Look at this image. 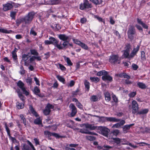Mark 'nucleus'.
<instances>
[{
	"label": "nucleus",
	"mask_w": 150,
	"mask_h": 150,
	"mask_svg": "<svg viewBox=\"0 0 150 150\" xmlns=\"http://www.w3.org/2000/svg\"><path fill=\"white\" fill-rule=\"evenodd\" d=\"M129 108L130 110H131L132 113L135 114L138 112L139 110V105L137 101L133 100L131 104L129 105Z\"/></svg>",
	"instance_id": "1"
},
{
	"label": "nucleus",
	"mask_w": 150,
	"mask_h": 150,
	"mask_svg": "<svg viewBox=\"0 0 150 150\" xmlns=\"http://www.w3.org/2000/svg\"><path fill=\"white\" fill-rule=\"evenodd\" d=\"M131 45L129 44H127L125 45L124 47V49L123 50V56L125 57L128 59L129 52L131 50Z\"/></svg>",
	"instance_id": "2"
},
{
	"label": "nucleus",
	"mask_w": 150,
	"mask_h": 150,
	"mask_svg": "<svg viewBox=\"0 0 150 150\" xmlns=\"http://www.w3.org/2000/svg\"><path fill=\"white\" fill-rule=\"evenodd\" d=\"M35 15L34 12H30L24 18V21L26 24H29L32 21Z\"/></svg>",
	"instance_id": "3"
},
{
	"label": "nucleus",
	"mask_w": 150,
	"mask_h": 150,
	"mask_svg": "<svg viewBox=\"0 0 150 150\" xmlns=\"http://www.w3.org/2000/svg\"><path fill=\"white\" fill-rule=\"evenodd\" d=\"M135 33V30L134 27L130 25L127 31L128 36L130 39L132 40L133 39V35Z\"/></svg>",
	"instance_id": "4"
},
{
	"label": "nucleus",
	"mask_w": 150,
	"mask_h": 150,
	"mask_svg": "<svg viewBox=\"0 0 150 150\" xmlns=\"http://www.w3.org/2000/svg\"><path fill=\"white\" fill-rule=\"evenodd\" d=\"M91 7V4H89L87 0H84L83 3H81L80 5V9L81 10H83L86 8H89Z\"/></svg>",
	"instance_id": "5"
},
{
	"label": "nucleus",
	"mask_w": 150,
	"mask_h": 150,
	"mask_svg": "<svg viewBox=\"0 0 150 150\" xmlns=\"http://www.w3.org/2000/svg\"><path fill=\"white\" fill-rule=\"evenodd\" d=\"M44 2L41 3V4L46 5H53L59 3L60 0H43Z\"/></svg>",
	"instance_id": "6"
},
{
	"label": "nucleus",
	"mask_w": 150,
	"mask_h": 150,
	"mask_svg": "<svg viewBox=\"0 0 150 150\" xmlns=\"http://www.w3.org/2000/svg\"><path fill=\"white\" fill-rule=\"evenodd\" d=\"M100 119L103 121H108L113 122H117L120 121V119L114 117H101Z\"/></svg>",
	"instance_id": "7"
},
{
	"label": "nucleus",
	"mask_w": 150,
	"mask_h": 150,
	"mask_svg": "<svg viewBox=\"0 0 150 150\" xmlns=\"http://www.w3.org/2000/svg\"><path fill=\"white\" fill-rule=\"evenodd\" d=\"M53 108L54 106L50 104H48L43 110V113L46 115H48L50 112V109H53Z\"/></svg>",
	"instance_id": "8"
},
{
	"label": "nucleus",
	"mask_w": 150,
	"mask_h": 150,
	"mask_svg": "<svg viewBox=\"0 0 150 150\" xmlns=\"http://www.w3.org/2000/svg\"><path fill=\"white\" fill-rule=\"evenodd\" d=\"M118 59L119 57L118 55H112L110 56L109 61L111 63H115L117 62L119 64L120 61Z\"/></svg>",
	"instance_id": "9"
},
{
	"label": "nucleus",
	"mask_w": 150,
	"mask_h": 150,
	"mask_svg": "<svg viewBox=\"0 0 150 150\" xmlns=\"http://www.w3.org/2000/svg\"><path fill=\"white\" fill-rule=\"evenodd\" d=\"M99 129L101 131V133L104 136L108 137L109 130L105 127H100Z\"/></svg>",
	"instance_id": "10"
},
{
	"label": "nucleus",
	"mask_w": 150,
	"mask_h": 150,
	"mask_svg": "<svg viewBox=\"0 0 150 150\" xmlns=\"http://www.w3.org/2000/svg\"><path fill=\"white\" fill-rule=\"evenodd\" d=\"M139 49V46L137 45L136 47L134 48L129 54L128 59H131L133 58L137 53Z\"/></svg>",
	"instance_id": "11"
},
{
	"label": "nucleus",
	"mask_w": 150,
	"mask_h": 150,
	"mask_svg": "<svg viewBox=\"0 0 150 150\" xmlns=\"http://www.w3.org/2000/svg\"><path fill=\"white\" fill-rule=\"evenodd\" d=\"M74 41L75 43L80 46L82 48L85 50H88V47L85 44L82 42L77 39L74 40Z\"/></svg>",
	"instance_id": "12"
},
{
	"label": "nucleus",
	"mask_w": 150,
	"mask_h": 150,
	"mask_svg": "<svg viewBox=\"0 0 150 150\" xmlns=\"http://www.w3.org/2000/svg\"><path fill=\"white\" fill-rule=\"evenodd\" d=\"M3 9L4 11H6L11 9L13 7L12 4L9 3H7L3 5Z\"/></svg>",
	"instance_id": "13"
},
{
	"label": "nucleus",
	"mask_w": 150,
	"mask_h": 150,
	"mask_svg": "<svg viewBox=\"0 0 150 150\" xmlns=\"http://www.w3.org/2000/svg\"><path fill=\"white\" fill-rule=\"evenodd\" d=\"M121 141H122V142H121V144L129 145L134 148H135L137 147L136 146L132 145L131 143H129L128 141L124 139H121Z\"/></svg>",
	"instance_id": "14"
},
{
	"label": "nucleus",
	"mask_w": 150,
	"mask_h": 150,
	"mask_svg": "<svg viewBox=\"0 0 150 150\" xmlns=\"http://www.w3.org/2000/svg\"><path fill=\"white\" fill-rule=\"evenodd\" d=\"M83 125L84 126L85 128L88 129L90 130H95L97 127L96 126H94L93 125L89 124L88 123L84 124Z\"/></svg>",
	"instance_id": "15"
},
{
	"label": "nucleus",
	"mask_w": 150,
	"mask_h": 150,
	"mask_svg": "<svg viewBox=\"0 0 150 150\" xmlns=\"http://www.w3.org/2000/svg\"><path fill=\"white\" fill-rule=\"evenodd\" d=\"M29 113L32 114L36 117L38 116V115L37 112L35 111L34 109L33 108V106L30 105H29Z\"/></svg>",
	"instance_id": "16"
},
{
	"label": "nucleus",
	"mask_w": 150,
	"mask_h": 150,
	"mask_svg": "<svg viewBox=\"0 0 150 150\" xmlns=\"http://www.w3.org/2000/svg\"><path fill=\"white\" fill-rule=\"evenodd\" d=\"M125 123L124 120H121L120 122L116 123L112 126V127L115 128H119L120 127L123 125Z\"/></svg>",
	"instance_id": "17"
},
{
	"label": "nucleus",
	"mask_w": 150,
	"mask_h": 150,
	"mask_svg": "<svg viewBox=\"0 0 150 150\" xmlns=\"http://www.w3.org/2000/svg\"><path fill=\"white\" fill-rule=\"evenodd\" d=\"M36 59V57L33 56H32L31 57L29 60L28 61H29V63H28L27 62H25V65L27 66H28L29 65V63H32L33 64H35V63L34 62H33V61L35 60Z\"/></svg>",
	"instance_id": "18"
},
{
	"label": "nucleus",
	"mask_w": 150,
	"mask_h": 150,
	"mask_svg": "<svg viewBox=\"0 0 150 150\" xmlns=\"http://www.w3.org/2000/svg\"><path fill=\"white\" fill-rule=\"evenodd\" d=\"M102 79L104 81H111L112 80V78L109 75L107 74H105L102 77Z\"/></svg>",
	"instance_id": "19"
},
{
	"label": "nucleus",
	"mask_w": 150,
	"mask_h": 150,
	"mask_svg": "<svg viewBox=\"0 0 150 150\" xmlns=\"http://www.w3.org/2000/svg\"><path fill=\"white\" fill-rule=\"evenodd\" d=\"M17 86L21 90H23L25 88L24 84L21 80H19L17 83Z\"/></svg>",
	"instance_id": "20"
},
{
	"label": "nucleus",
	"mask_w": 150,
	"mask_h": 150,
	"mask_svg": "<svg viewBox=\"0 0 150 150\" xmlns=\"http://www.w3.org/2000/svg\"><path fill=\"white\" fill-rule=\"evenodd\" d=\"M117 76L121 78H126L128 79L130 78V77L128 75L126 74V73H122L119 74H117L116 75Z\"/></svg>",
	"instance_id": "21"
},
{
	"label": "nucleus",
	"mask_w": 150,
	"mask_h": 150,
	"mask_svg": "<svg viewBox=\"0 0 150 150\" xmlns=\"http://www.w3.org/2000/svg\"><path fill=\"white\" fill-rule=\"evenodd\" d=\"M58 37L61 40L63 41H67L69 39L68 36L64 34H61L59 35Z\"/></svg>",
	"instance_id": "22"
},
{
	"label": "nucleus",
	"mask_w": 150,
	"mask_h": 150,
	"mask_svg": "<svg viewBox=\"0 0 150 150\" xmlns=\"http://www.w3.org/2000/svg\"><path fill=\"white\" fill-rule=\"evenodd\" d=\"M137 20L138 23L141 25L144 28L146 29L148 28V26L145 23H144L142 21L141 19L139 18H137Z\"/></svg>",
	"instance_id": "23"
},
{
	"label": "nucleus",
	"mask_w": 150,
	"mask_h": 150,
	"mask_svg": "<svg viewBox=\"0 0 150 150\" xmlns=\"http://www.w3.org/2000/svg\"><path fill=\"white\" fill-rule=\"evenodd\" d=\"M105 99L106 100L109 101L110 100V93L107 91H105L104 93Z\"/></svg>",
	"instance_id": "24"
},
{
	"label": "nucleus",
	"mask_w": 150,
	"mask_h": 150,
	"mask_svg": "<svg viewBox=\"0 0 150 150\" xmlns=\"http://www.w3.org/2000/svg\"><path fill=\"white\" fill-rule=\"evenodd\" d=\"M33 91L35 94L38 96L39 97H42V96H41L40 94H39L40 92V91L37 86H35L34 87Z\"/></svg>",
	"instance_id": "25"
},
{
	"label": "nucleus",
	"mask_w": 150,
	"mask_h": 150,
	"mask_svg": "<svg viewBox=\"0 0 150 150\" xmlns=\"http://www.w3.org/2000/svg\"><path fill=\"white\" fill-rule=\"evenodd\" d=\"M149 111L148 109H145L141 110L140 111L137 112V114L139 115L146 114Z\"/></svg>",
	"instance_id": "26"
},
{
	"label": "nucleus",
	"mask_w": 150,
	"mask_h": 150,
	"mask_svg": "<svg viewBox=\"0 0 150 150\" xmlns=\"http://www.w3.org/2000/svg\"><path fill=\"white\" fill-rule=\"evenodd\" d=\"M99 99H100V98L98 96L93 95L90 98L91 101L93 102L96 101H98Z\"/></svg>",
	"instance_id": "27"
},
{
	"label": "nucleus",
	"mask_w": 150,
	"mask_h": 150,
	"mask_svg": "<svg viewBox=\"0 0 150 150\" xmlns=\"http://www.w3.org/2000/svg\"><path fill=\"white\" fill-rule=\"evenodd\" d=\"M63 57L64 58V60L67 62L69 66H71L73 64L69 58L66 57L65 56H64Z\"/></svg>",
	"instance_id": "28"
},
{
	"label": "nucleus",
	"mask_w": 150,
	"mask_h": 150,
	"mask_svg": "<svg viewBox=\"0 0 150 150\" xmlns=\"http://www.w3.org/2000/svg\"><path fill=\"white\" fill-rule=\"evenodd\" d=\"M137 84L138 86L142 89H145L146 87L145 85L143 83L138 82L137 83Z\"/></svg>",
	"instance_id": "29"
},
{
	"label": "nucleus",
	"mask_w": 150,
	"mask_h": 150,
	"mask_svg": "<svg viewBox=\"0 0 150 150\" xmlns=\"http://www.w3.org/2000/svg\"><path fill=\"white\" fill-rule=\"evenodd\" d=\"M107 72L105 70H103L98 72L97 74V75L98 76H100L102 75H105V74H107Z\"/></svg>",
	"instance_id": "30"
},
{
	"label": "nucleus",
	"mask_w": 150,
	"mask_h": 150,
	"mask_svg": "<svg viewBox=\"0 0 150 150\" xmlns=\"http://www.w3.org/2000/svg\"><path fill=\"white\" fill-rule=\"evenodd\" d=\"M30 53L28 54H24L22 56L23 60L25 61H26L28 58L30 57Z\"/></svg>",
	"instance_id": "31"
},
{
	"label": "nucleus",
	"mask_w": 150,
	"mask_h": 150,
	"mask_svg": "<svg viewBox=\"0 0 150 150\" xmlns=\"http://www.w3.org/2000/svg\"><path fill=\"white\" fill-rule=\"evenodd\" d=\"M24 104L23 103L17 102L16 103V106L18 109H21L24 107Z\"/></svg>",
	"instance_id": "32"
},
{
	"label": "nucleus",
	"mask_w": 150,
	"mask_h": 150,
	"mask_svg": "<svg viewBox=\"0 0 150 150\" xmlns=\"http://www.w3.org/2000/svg\"><path fill=\"white\" fill-rule=\"evenodd\" d=\"M34 122L36 124H41L42 123V118L40 117L37 118L35 120Z\"/></svg>",
	"instance_id": "33"
},
{
	"label": "nucleus",
	"mask_w": 150,
	"mask_h": 150,
	"mask_svg": "<svg viewBox=\"0 0 150 150\" xmlns=\"http://www.w3.org/2000/svg\"><path fill=\"white\" fill-rule=\"evenodd\" d=\"M19 116L21 119V121H22V122H23L25 125L26 126V122L25 118L24 117L23 115L22 114L20 115Z\"/></svg>",
	"instance_id": "34"
},
{
	"label": "nucleus",
	"mask_w": 150,
	"mask_h": 150,
	"mask_svg": "<svg viewBox=\"0 0 150 150\" xmlns=\"http://www.w3.org/2000/svg\"><path fill=\"white\" fill-rule=\"evenodd\" d=\"M57 77L59 81L63 83H64L65 81V80L62 76L59 75H57Z\"/></svg>",
	"instance_id": "35"
},
{
	"label": "nucleus",
	"mask_w": 150,
	"mask_h": 150,
	"mask_svg": "<svg viewBox=\"0 0 150 150\" xmlns=\"http://www.w3.org/2000/svg\"><path fill=\"white\" fill-rule=\"evenodd\" d=\"M90 79L91 81L94 82L96 83L98 82L99 81V79L97 77H91Z\"/></svg>",
	"instance_id": "36"
},
{
	"label": "nucleus",
	"mask_w": 150,
	"mask_h": 150,
	"mask_svg": "<svg viewBox=\"0 0 150 150\" xmlns=\"http://www.w3.org/2000/svg\"><path fill=\"white\" fill-rule=\"evenodd\" d=\"M112 139L114 141V142L117 144H120L121 143V142H122V141H121V139L119 138H113Z\"/></svg>",
	"instance_id": "37"
},
{
	"label": "nucleus",
	"mask_w": 150,
	"mask_h": 150,
	"mask_svg": "<svg viewBox=\"0 0 150 150\" xmlns=\"http://www.w3.org/2000/svg\"><path fill=\"white\" fill-rule=\"evenodd\" d=\"M49 40L51 44L54 45L57 41L54 38L52 37H50L49 38Z\"/></svg>",
	"instance_id": "38"
},
{
	"label": "nucleus",
	"mask_w": 150,
	"mask_h": 150,
	"mask_svg": "<svg viewBox=\"0 0 150 150\" xmlns=\"http://www.w3.org/2000/svg\"><path fill=\"white\" fill-rule=\"evenodd\" d=\"M84 85L85 88H86L87 91H88L90 88V83L87 80H85L84 82Z\"/></svg>",
	"instance_id": "39"
},
{
	"label": "nucleus",
	"mask_w": 150,
	"mask_h": 150,
	"mask_svg": "<svg viewBox=\"0 0 150 150\" xmlns=\"http://www.w3.org/2000/svg\"><path fill=\"white\" fill-rule=\"evenodd\" d=\"M0 32L5 33H10L9 30L6 28H0Z\"/></svg>",
	"instance_id": "40"
},
{
	"label": "nucleus",
	"mask_w": 150,
	"mask_h": 150,
	"mask_svg": "<svg viewBox=\"0 0 150 150\" xmlns=\"http://www.w3.org/2000/svg\"><path fill=\"white\" fill-rule=\"evenodd\" d=\"M22 149L25 150H31L30 148L28 145L26 144H23Z\"/></svg>",
	"instance_id": "41"
},
{
	"label": "nucleus",
	"mask_w": 150,
	"mask_h": 150,
	"mask_svg": "<svg viewBox=\"0 0 150 150\" xmlns=\"http://www.w3.org/2000/svg\"><path fill=\"white\" fill-rule=\"evenodd\" d=\"M134 125V124H132L129 125H125L124 127V129L125 130H127L129 129L131 126Z\"/></svg>",
	"instance_id": "42"
},
{
	"label": "nucleus",
	"mask_w": 150,
	"mask_h": 150,
	"mask_svg": "<svg viewBox=\"0 0 150 150\" xmlns=\"http://www.w3.org/2000/svg\"><path fill=\"white\" fill-rule=\"evenodd\" d=\"M58 42L57 41L56 43L54 45V46L57 47L58 49L61 50L63 48V47L62 46L61 43L60 44H58Z\"/></svg>",
	"instance_id": "43"
},
{
	"label": "nucleus",
	"mask_w": 150,
	"mask_h": 150,
	"mask_svg": "<svg viewBox=\"0 0 150 150\" xmlns=\"http://www.w3.org/2000/svg\"><path fill=\"white\" fill-rule=\"evenodd\" d=\"M32 78L28 77L26 79V81L28 85H31L32 83Z\"/></svg>",
	"instance_id": "44"
},
{
	"label": "nucleus",
	"mask_w": 150,
	"mask_h": 150,
	"mask_svg": "<svg viewBox=\"0 0 150 150\" xmlns=\"http://www.w3.org/2000/svg\"><path fill=\"white\" fill-rule=\"evenodd\" d=\"M70 108L71 109V110H76V107L72 103H71L69 105Z\"/></svg>",
	"instance_id": "45"
},
{
	"label": "nucleus",
	"mask_w": 150,
	"mask_h": 150,
	"mask_svg": "<svg viewBox=\"0 0 150 150\" xmlns=\"http://www.w3.org/2000/svg\"><path fill=\"white\" fill-rule=\"evenodd\" d=\"M136 94L137 93L136 92H133L129 93L128 95L130 97L133 98L136 95Z\"/></svg>",
	"instance_id": "46"
},
{
	"label": "nucleus",
	"mask_w": 150,
	"mask_h": 150,
	"mask_svg": "<svg viewBox=\"0 0 150 150\" xmlns=\"http://www.w3.org/2000/svg\"><path fill=\"white\" fill-rule=\"evenodd\" d=\"M111 133H112L113 135L116 136L119 133V131L118 129H115L113 130Z\"/></svg>",
	"instance_id": "47"
},
{
	"label": "nucleus",
	"mask_w": 150,
	"mask_h": 150,
	"mask_svg": "<svg viewBox=\"0 0 150 150\" xmlns=\"http://www.w3.org/2000/svg\"><path fill=\"white\" fill-rule=\"evenodd\" d=\"M59 68L62 71H65L66 69L65 67L63 65L59 64H58Z\"/></svg>",
	"instance_id": "48"
},
{
	"label": "nucleus",
	"mask_w": 150,
	"mask_h": 150,
	"mask_svg": "<svg viewBox=\"0 0 150 150\" xmlns=\"http://www.w3.org/2000/svg\"><path fill=\"white\" fill-rule=\"evenodd\" d=\"M12 54L13 59L15 60L16 59H17V56L15 51H13L12 52Z\"/></svg>",
	"instance_id": "49"
},
{
	"label": "nucleus",
	"mask_w": 150,
	"mask_h": 150,
	"mask_svg": "<svg viewBox=\"0 0 150 150\" xmlns=\"http://www.w3.org/2000/svg\"><path fill=\"white\" fill-rule=\"evenodd\" d=\"M30 52L31 54L37 56L38 54V53L36 51V50H30Z\"/></svg>",
	"instance_id": "50"
},
{
	"label": "nucleus",
	"mask_w": 150,
	"mask_h": 150,
	"mask_svg": "<svg viewBox=\"0 0 150 150\" xmlns=\"http://www.w3.org/2000/svg\"><path fill=\"white\" fill-rule=\"evenodd\" d=\"M30 33L31 35H32L34 36H35L37 35L36 33L34 31L33 28H32L31 29L30 32Z\"/></svg>",
	"instance_id": "51"
},
{
	"label": "nucleus",
	"mask_w": 150,
	"mask_h": 150,
	"mask_svg": "<svg viewBox=\"0 0 150 150\" xmlns=\"http://www.w3.org/2000/svg\"><path fill=\"white\" fill-rule=\"evenodd\" d=\"M87 139L90 141H93L95 139V138L93 136H87L86 137Z\"/></svg>",
	"instance_id": "52"
},
{
	"label": "nucleus",
	"mask_w": 150,
	"mask_h": 150,
	"mask_svg": "<svg viewBox=\"0 0 150 150\" xmlns=\"http://www.w3.org/2000/svg\"><path fill=\"white\" fill-rule=\"evenodd\" d=\"M74 82L73 80L71 81L69 83L67 84V86L68 87H71L73 86L74 84Z\"/></svg>",
	"instance_id": "53"
},
{
	"label": "nucleus",
	"mask_w": 150,
	"mask_h": 150,
	"mask_svg": "<svg viewBox=\"0 0 150 150\" xmlns=\"http://www.w3.org/2000/svg\"><path fill=\"white\" fill-rule=\"evenodd\" d=\"M112 98H113V100L116 103H117L118 102V99L117 97L114 95H112Z\"/></svg>",
	"instance_id": "54"
},
{
	"label": "nucleus",
	"mask_w": 150,
	"mask_h": 150,
	"mask_svg": "<svg viewBox=\"0 0 150 150\" xmlns=\"http://www.w3.org/2000/svg\"><path fill=\"white\" fill-rule=\"evenodd\" d=\"M77 112L76 110H71V112L70 114V116L71 117H74Z\"/></svg>",
	"instance_id": "55"
},
{
	"label": "nucleus",
	"mask_w": 150,
	"mask_h": 150,
	"mask_svg": "<svg viewBox=\"0 0 150 150\" xmlns=\"http://www.w3.org/2000/svg\"><path fill=\"white\" fill-rule=\"evenodd\" d=\"M141 57L142 58L143 60L145 59V53L143 51L141 52Z\"/></svg>",
	"instance_id": "56"
},
{
	"label": "nucleus",
	"mask_w": 150,
	"mask_h": 150,
	"mask_svg": "<svg viewBox=\"0 0 150 150\" xmlns=\"http://www.w3.org/2000/svg\"><path fill=\"white\" fill-rule=\"evenodd\" d=\"M95 18H96L97 19L98 21L100 22H102L104 23H105V22L102 19V18L100 17H99L98 16H96L95 17Z\"/></svg>",
	"instance_id": "57"
},
{
	"label": "nucleus",
	"mask_w": 150,
	"mask_h": 150,
	"mask_svg": "<svg viewBox=\"0 0 150 150\" xmlns=\"http://www.w3.org/2000/svg\"><path fill=\"white\" fill-rule=\"evenodd\" d=\"M5 127L6 130V131L7 133V134L8 136H10V130L7 127V124L6 123H5Z\"/></svg>",
	"instance_id": "58"
},
{
	"label": "nucleus",
	"mask_w": 150,
	"mask_h": 150,
	"mask_svg": "<svg viewBox=\"0 0 150 150\" xmlns=\"http://www.w3.org/2000/svg\"><path fill=\"white\" fill-rule=\"evenodd\" d=\"M76 105L80 109H82V105L79 101L76 103Z\"/></svg>",
	"instance_id": "59"
},
{
	"label": "nucleus",
	"mask_w": 150,
	"mask_h": 150,
	"mask_svg": "<svg viewBox=\"0 0 150 150\" xmlns=\"http://www.w3.org/2000/svg\"><path fill=\"white\" fill-rule=\"evenodd\" d=\"M34 80L35 82L36 85L38 86H40V81L36 77H35L34 78Z\"/></svg>",
	"instance_id": "60"
},
{
	"label": "nucleus",
	"mask_w": 150,
	"mask_h": 150,
	"mask_svg": "<svg viewBox=\"0 0 150 150\" xmlns=\"http://www.w3.org/2000/svg\"><path fill=\"white\" fill-rule=\"evenodd\" d=\"M28 142L29 145L30 146L31 148L33 150H35V148L33 145V144L31 142H30L29 141H28Z\"/></svg>",
	"instance_id": "61"
},
{
	"label": "nucleus",
	"mask_w": 150,
	"mask_h": 150,
	"mask_svg": "<svg viewBox=\"0 0 150 150\" xmlns=\"http://www.w3.org/2000/svg\"><path fill=\"white\" fill-rule=\"evenodd\" d=\"M24 94H25L26 96H27L29 95V92L28 91L26 90L25 88H24L23 90H22Z\"/></svg>",
	"instance_id": "62"
},
{
	"label": "nucleus",
	"mask_w": 150,
	"mask_h": 150,
	"mask_svg": "<svg viewBox=\"0 0 150 150\" xmlns=\"http://www.w3.org/2000/svg\"><path fill=\"white\" fill-rule=\"evenodd\" d=\"M69 123L70 124V125L67 124V126L68 127H71L73 126L74 124V122L73 121L70 120L69 121Z\"/></svg>",
	"instance_id": "63"
},
{
	"label": "nucleus",
	"mask_w": 150,
	"mask_h": 150,
	"mask_svg": "<svg viewBox=\"0 0 150 150\" xmlns=\"http://www.w3.org/2000/svg\"><path fill=\"white\" fill-rule=\"evenodd\" d=\"M34 140L36 145H40L39 139L37 138H34Z\"/></svg>",
	"instance_id": "64"
}]
</instances>
